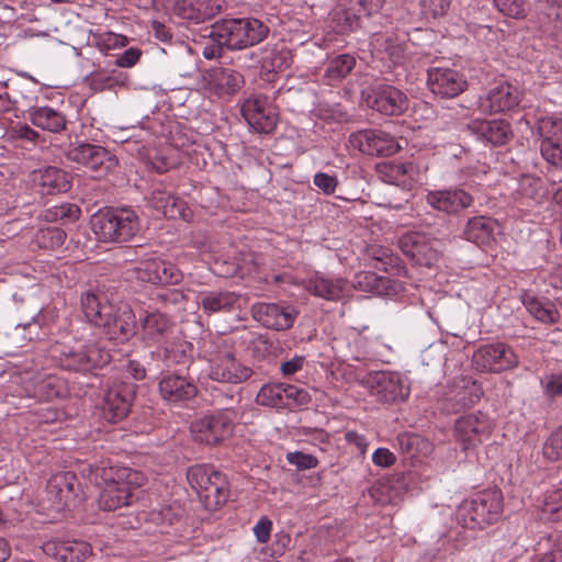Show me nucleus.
Returning a JSON list of instances; mask_svg holds the SVG:
<instances>
[{
    "instance_id": "f257e3e1",
    "label": "nucleus",
    "mask_w": 562,
    "mask_h": 562,
    "mask_svg": "<svg viewBox=\"0 0 562 562\" xmlns=\"http://www.w3.org/2000/svg\"><path fill=\"white\" fill-rule=\"evenodd\" d=\"M81 305L87 321L102 328L109 340L126 341L136 335L135 315L127 304L115 306L103 295L86 292Z\"/></svg>"
},
{
    "instance_id": "f03ea898",
    "label": "nucleus",
    "mask_w": 562,
    "mask_h": 562,
    "mask_svg": "<svg viewBox=\"0 0 562 562\" xmlns=\"http://www.w3.org/2000/svg\"><path fill=\"white\" fill-rule=\"evenodd\" d=\"M138 473L127 468L97 469L95 479L100 486L98 505L102 510L112 512L130 506L134 501L132 485H139Z\"/></svg>"
},
{
    "instance_id": "7ed1b4c3",
    "label": "nucleus",
    "mask_w": 562,
    "mask_h": 562,
    "mask_svg": "<svg viewBox=\"0 0 562 562\" xmlns=\"http://www.w3.org/2000/svg\"><path fill=\"white\" fill-rule=\"evenodd\" d=\"M269 27L256 18L225 19L212 25L210 36L229 49H244L262 42Z\"/></svg>"
},
{
    "instance_id": "20e7f679",
    "label": "nucleus",
    "mask_w": 562,
    "mask_h": 562,
    "mask_svg": "<svg viewBox=\"0 0 562 562\" xmlns=\"http://www.w3.org/2000/svg\"><path fill=\"white\" fill-rule=\"evenodd\" d=\"M92 231L99 240L108 243L130 241L140 229L139 218L131 209H110L94 214Z\"/></svg>"
},
{
    "instance_id": "39448f33",
    "label": "nucleus",
    "mask_w": 562,
    "mask_h": 562,
    "mask_svg": "<svg viewBox=\"0 0 562 562\" xmlns=\"http://www.w3.org/2000/svg\"><path fill=\"white\" fill-rule=\"evenodd\" d=\"M187 479L205 508L215 510L228 497L226 476L211 465L195 464L189 468Z\"/></svg>"
},
{
    "instance_id": "423d86ee",
    "label": "nucleus",
    "mask_w": 562,
    "mask_h": 562,
    "mask_svg": "<svg viewBox=\"0 0 562 562\" xmlns=\"http://www.w3.org/2000/svg\"><path fill=\"white\" fill-rule=\"evenodd\" d=\"M503 512V496L498 490H486L477 493L471 499L464 501L458 517L467 528L482 529L494 524Z\"/></svg>"
},
{
    "instance_id": "0eeeda50",
    "label": "nucleus",
    "mask_w": 562,
    "mask_h": 562,
    "mask_svg": "<svg viewBox=\"0 0 562 562\" xmlns=\"http://www.w3.org/2000/svg\"><path fill=\"white\" fill-rule=\"evenodd\" d=\"M207 361V376L220 383H243L252 374V370L236 359L232 347L225 341L214 345L209 351Z\"/></svg>"
},
{
    "instance_id": "6e6552de",
    "label": "nucleus",
    "mask_w": 562,
    "mask_h": 562,
    "mask_svg": "<svg viewBox=\"0 0 562 562\" xmlns=\"http://www.w3.org/2000/svg\"><path fill=\"white\" fill-rule=\"evenodd\" d=\"M68 160L83 166L93 173L94 178H103L113 172L119 161L105 147L90 144L79 143L72 144L66 151Z\"/></svg>"
},
{
    "instance_id": "1a4fd4ad",
    "label": "nucleus",
    "mask_w": 562,
    "mask_h": 562,
    "mask_svg": "<svg viewBox=\"0 0 562 562\" xmlns=\"http://www.w3.org/2000/svg\"><path fill=\"white\" fill-rule=\"evenodd\" d=\"M311 395L307 390L291 384L269 383L261 386L256 403L272 408H293L307 405Z\"/></svg>"
},
{
    "instance_id": "9d476101",
    "label": "nucleus",
    "mask_w": 562,
    "mask_h": 562,
    "mask_svg": "<svg viewBox=\"0 0 562 562\" xmlns=\"http://www.w3.org/2000/svg\"><path fill=\"white\" fill-rule=\"evenodd\" d=\"M231 415L228 411H221L213 415L198 417L190 426L193 439L206 445H216L228 438L233 431Z\"/></svg>"
},
{
    "instance_id": "9b49d317",
    "label": "nucleus",
    "mask_w": 562,
    "mask_h": 562,
    "mask_svg": "<svg viewBox=\"0 0 562 562\" xmlns=\"http://www.w3.org/2000/svg\"><path fill=\"white\" fill-rule=\"evenodd\" d=\"M362 384L370 391L371 395L384 403L403 401L409 394L408 386L396 372H370L362 380Z\"/></svg>"
},
{
    "instance_id": "f8f14e48",
    "label": "nucleus",
    "mask_w": 562,
    "mask_h": 562,
    "mask_svg": "<svg viewBox=\"0 0 562 562\" xmlns=\"http://www.w3.org/2000/svg\"><path fill=\"white\" fill-rule=\"evenodd\" d=\"M492 429V420L481 412L461 416L454 423L457 441L464 451L481 445L490 437Z\"/></svg>"
},
{
    "instance_id": "ddd939ff",
    "label": "nucleus",
    "mask_w": 562,
    "mask_h": 562,
    "mask_svg": "<svg viewBox=\"0 0 562 562\" xmlns=\"http://www.w3.org/2000/svg\"><path fill=\"white\" fill-rule=\"evenodd\" d=\"M240 112L249 127L257 133L269 134L277 126L278 113L267 97L248 98L241 104Z\"/></svg>"
},
{
    "instance_id": "4468645a",
    "label": "nucleus",
    "mask_w": 562,
    "mask_h": 562,
    "mask_svg": "<svg viewBox=\"0 0 562 562\" xmlns=\"http://www.w3.org/2000/svg\"><path fill=\"white\" fill-rule=\"evenodd\" d=\"M349 144L355 149L370 156H391L401 146L390 134L379 130H362L349 136Z\"/></svg>"
},
{
    "instance_id": "2eb2a0df",
    "label": "nucleus",
    "mask_w": 562,
    "mask_h": 562,
    "mask_svg": "<svg viewBox=\"0 0 562 562\" xmlns=\"http://www.w3.org/2000/svg\"><path fill=\"white\" fill-rule=\"evenodd\" d=\"M438 245V240L416 232L407 233L398 240L402 252L416 265L425 267H432L438 262L440 257Z\"/></svg>"
},
{
    "instance_id": "dca6fc26",
    "label": "nucleus",
    "mask_w": 562,
    "mask_h": 562,
    "mask_svg": "<svg viewBox=\"0 0 562 562\" xmlns=\"http://www.w3.org/2000/svg\"><path fill=\"white\" fill-rule=\"evenodd\" d=\"M367 104L380 113L386 115H400L408 106V100L404 92L387 85H375L366 97Z\"/></svg>"
},
{
    "instance_id": "f3484780",
    "label": "nucleus",
    "mask_w": 562,
    "mask_h": 562,
    "mask_svg": "<svg viewBox=\"0 0 562 562\" xmlns=\"http://www.w3.org/2000/svg\"><path fill=\"white\" fill-rule=\"evenodd\" d=\"M465 77L456 69L432 67L427 71L429 90L441 98H454L467 88Z\"/></svg>"
},
{
    "instance_id": "a211bd4d",
    "label": "nucleus",
    "mask_w": 562,
    "mask_h": 562,
    "mask_svg": "<svg viewBox=\"0 0 562 562\" xmlns=\"http://www.w3.org/2000/svg\"><path fill=\"white\" fill-rule=\"evenodd\" d=\"M537 131L542 137L540 151L551 165L562 167V120L542 117L538 121Z\"/></svg>"
},
{
    "instance_id": "6ab92c4d",
    "label": "nucleus",
    "mask_w": 562,
    "mask_h": 562,
    "mask_svg": "<svg viewBox=\"0 0 562 562\" xmlns=\"http://www.w3.org/2000/svg\"><path fill=\"white\" fill-rule=\"evenodd\" d=\"M473 362L480 370L498 372L513 368L517 357L505 344L496 342L479 348L473 355Z\"/></svg>"
},
{
    "instance_id": "aec40b11",
    "label": "nucleus",
    "mask_w": 562,
    "mask_h": 562,
    "mask_svg": "<svg viewBox=\"0 0 562 562\" xmlns=\"http://www.w3.org/2000/svg\"><path fill=\"white\" fill-rule=\"evenodd\" d=\"M251 312L257 322L274 330L289 329L297 316L293 306L276 303H257L252 305Z\"/></svg>"
},
{
    "instance_id": "412c9836",
    "label": "nucleus",
    "mask_w": 562,
    "mask_h": 562,
    "mask_svg": "<svg viewBox=\"0 0 562 562\" xmlns=\"http://www.w3.org/2000/svg\"><path fill=\"white\" fill-rule=\"evenodd\" d=\"M77 477L72 472H58L48 480L46 486V496L49 502V508L60 512L70 506L76 499Z\"/></svg>"
},
{
    "instance_id": "4be33fe9",
    "label": "nucleus",
    "mask_w": 562,
    "mask_h": 562,
    "mask_svg": "<svg viewBox=\"0 0 562 562\" xmlns=\"http://www.w3.org/2000/svg\"><path fill=\"white\" fill-rule=\"evenodd\" d=\"M136 277L154 284H178L182 280V272L171 262L151 258L138 263Z\"/></svg>"
},
{
    "instance_id": "5701e85b",
    "label": "nucleus",
    "mask_w": 562,
    "mask_h": 562,
    "mask_svg": "<svg viewBox=\"0 0 562 562\" xmlns=\"http://www.w3.org/2000/svg\"><path fill=\"white\" fill-rule=\"evenodd\" d=\"M205 79V90L210 97L225 99L235 94L244 85V77L240 72L229 68H213Z\"/></svg>"
},
{
    "instance_id": "b1692460",
    "label": "nucleus",
    "mask_w": 562,
    "mask_h": 562,
    "mask_svg": "<svg viewBox=\"0 0 562 562\" xmlns=\"http://www.w3.org/2000/svg\"><path fill=\"white\" fill-rule=\"evenodd\" d=\"M134 396V385L114 383L105 393L102 413L106 420L117 423L126 417Z\"/></svg>"
},
{
    "instance_id": "393cba45",
    "label": "nucleus",
    "mask_w": 562,
    "mask_h": 562,
    "mask_svg": "<svg viewBox=\"0 0 562 562\" xmlns=\"http://www.w3.org/2000/svg\"><path fill=\"white\" fill-rule=\"evenodd\" d=\"M518 91L509 83H498L477 100V109L484 114L504 112L518 104Z\"/></svg>"
},
{
    "instance_id": "a878e982",
    "label": "nucleus",
    "mask_w": 562,
    "mask_h": 562,
    "mask_svg": "<svg viewBox=\"0 0 562 562\" xmlns=\"http://www.w3.org/2000/svg\"><path fill=\"white\" fill-rule=\"evenodd\" d=\"M175 323L166 314L160 312L147 313L142 319L138 334L147 345L166 344L172 336Z\"/></svg>"
},
{
    "instance_id": "bb28decb",
    "label": "nucleus",
    "mask_w": 562,
    "mask_h": 562,
    "mask_svg": "<svg viewBox=\"0 0 562 562\" xmlns=\"http://www.w3.org/2000/svg\"><path fill=\"white\" fill-rule=\"evenodd\" d=\"M43 551L58 562H81L90 555L91 547L81 540H50L43 544Z\"/></svg>"
},
{
    "instance_id": "cd10ccee",
    "label": "nucleus",
    "mask_w": 562,
    "mask_h": 562,
    "mask_svg": "<svg viewBox=\"0 0 562 562\" xmlns=\"http://www.w3.org/2000/svg\"><path fill=\"white\" fill-rule=\"evenodd\" d=\"M426 202L434 210L456 214L471 206L473 198L462 189L438 190L428 192Z\"/></svg>"
},
{
    "instance_id": "c85d7f7f",
    "label": "nucleus",
    "mask_w": 562,
    "mask_h": 562,
    "mask_svg": "<svg viewBox=\"0 0 562 562\" xmlns=\"http://www.w3.org/2000/svg\"><path fill=\"white\" fill-rule=\"evenodd\" d=\"M32 183L41 194L66 192L71 183L66 171L57 167H44L32 172Z\"/></svg>"
},
{
    "instance_id": "c756f323",
    "label": "nucleus",
    "mask_w": 562,
    "mask_h": 562,
    "mask_svg": "<svg viewBox=\"0 0 562 562\" xmlns=\"http://www.w3.org/2000/svg\"><path fill=\"white\" fill-rule=\"evenodd\" d=\"M385 175L390 181L402 187L406 191H411L412 188L422 180V172L419 167L413 162H392L384 166ZM408 192H405V196L401 202L394 204V207L401 209L403 202L408 201Z\"/></svg>"
},
{
    "instance_id": "7c9ffc66",
    "label": "nucleus",
    "mask_w": 562,
    "mask_h": 562,
    "mask_svg": "<svg viewBox=\"0 0 562 562\" xmlns=\"http://www.w3.org/2000/svg\"><path fill=\"white\" fill-rule=\"evenodd\" d=\"M254 64L259 65L267 72H278L286 69L292 61L289 49L278 45H266L258 50L250 52Z\"/></svg>"
},
{
    "instance_id": "2f4dec72",
    "label": "nucleus",
    "mask_w": 562,
    "mask_h": 562,
    "mask_svg": "<svg viewBox=\"0 0 562 562\" xmlns=\"http://www.w3.org/2000/svg\"><path fill=\"white\" fill-rule=\"evenodd\" d=\"M223 3V0H179L175 11L182 19L200 23L217 14Z\"/></svg>"
},
{
    "instance_id": "473e14b6",
    "label": "nucleus",
    "mask_w": 562,
    "mask_h": 562,
    "mask_svg": "<svg viewBox=\"0 0 562 562\" xmlns=\"http://www.w3.org/2000/svg\"><path fill=\"white\" fill-rule=\"evenodd\" d=\"M468 127L479 138L494 146L505 144L512 133L509 124L504 120H473Z\"/></svg>"
},
{
    "instance_id": "72a5a7b5",
    "label": "nucleus",
    "mask_w": 562,
    "mask_h": 562,
    "mask_svg": "<svg viewBox=\"0 0 562 562\" xmlns=\"http://www.w3.org/2000/svg\"><path fill=\"white\" fill-rule=\"evenodd\" d=\"M159 392L164 400L178 403L195 397L198 389L184 376L166 375L159 382Z\"/></svg>"
},
{
    "instance_id": "f704fd0d",
    "label": "nucleus",
    "mask_w": 562,
    "mask_h": 562,
    "mask_svg": "<svg viewBox=\"0 0 562 562\" xmlns=\"http://www.w3.org/2000/svg\"><path fill=\"white\" fill-rule=\"evenodd\" d=\"M496 222L486 216H475L468 221L463 235L464 238L477 246H490L494 241Z\"/></svg>"
},
{
    "instance_id": "c9c22d12",
    "label": "nucleus",
    "mask_w": 562,
    "mask_h": 562,
    "mask_svg": "<svg viewBox=\"0 0 562 562\" xmlns=\"http://www.w3.org/2000/svg\"><path fill=\"white\" fill-rule=\"evenodd\" d=\"M52 356L56 358L60 367L66 370L88 371L86 346L68 347L57 344L52 349Z\"/></svg>"
},
{
    "instance_id": "e433bc0d",
    "label": "nucleus",
    "mask_w": 562,
    "mask_h": 562,
    "mask_svg": "<svg viewBox=\"0 0 562 562\" xmlns=\"http://www.w3.org/2000/svg\"><path fill=\"white\" fill-rule=\"evenodd\" d=\"M30 119L32 124L36 127L52 133H59L64 131L67 124L65 115L50 106L33 109L30 112Z\"/></svg>"
},
{
    "instance_id": "4c0bfd02",
    "label": "nucleus",
    "mask_w": 562,
    "mask_h": 562,
    "mask_svg": "<svg viewBox=\"0 0 562 562\" xmlns=\"http://www.w3.org/2000/svg\"><path fill=\"white\" fill-rule=\"evenodd\" d=\"M150 204L160 211L165 217L187 220V210L184 203L165 190H155L151 193Z\"/></svg>"
},
{
    "instance_id": "58836bf2",
    "label": "nucleus",
    "mask_w": 562,
    "mask_h": 562,
    "mask_svg": "<svg viewBox=\"0 0 562 562\" xmlns=\"http://www.w3.org/2000/svg\"><path fill=\"white\" fill-rule=\"evenodd\" d=\"M360 14L349 0H339L330 12L333 27L337 33H347L358 26Z\"/></svg>"
},
{
    "instance_id": "ea45409f",
    "label": "nucleus",
    "mask_w": 562,
    "mask_h": 562,
    "mask_svg": "<svg viewBox=\"0 0 562 562\" xmlns=\"http://www.w3.org/2000/svg\"><path fill=\"white\" fill-rule=\"evenodd\" d=\"M238 296L228 291H211L201 293L199 304L207 314L231 311L237 303Z\"/></svg>"
},
{
    "instance_id": "a19ab883",
    "label": "nucleus",
    "mask_w": 562,
    "mask_h": 562,
    "mask_svg": "<svg viewBox=\"0 0 562 562\" xmlns=\"http://www.w3.org/2000/svg\"><path fill=\"white\" fill-rule=\"evenodd\" d=\"M356 58L350 54H340L328 60L323 79L329 86L344 80L355 68Z\"/></svg>"
},
{
    "instance_id": "79ce46f5",
    "label": "nucleus",
    "mask_w": 562,
    "mask_h": 562,
    "mask_svg": "<svg viewBox=\"0 0 562 562\" xmlns=\"http://www.w3.org/2000/svg\"><path fill=\"white\" fill-rule=\"evenodd\" d=\"M306 290L325 300H337L344 290L341 279H327L322 276L312 277L306 283Z\"/></svg>"
},
{
    "instance_id": "37998d69",
    "label": "nucleus",
    "mask_w": 562,
    "mask_h": 562,
    "mask_svg": "<svg viewBox=\"0 0 562 562\" xmlns=\"http://www.w3.org/2000/svg\"><path fill=\"white\" fill-rule=\"evenodd\" d=\"M453 392V400L460 404L461 407L474 405L483 393L481 386L469 378H462L457 385V390Z\"/></svg>"
},
{
    "instance_id": "c03bdc74",
    "label": "nucleus",
    "mask_w": 562,
    "mask_h": 562,
    "mask_svg": "<svg viewBox=\"0 0 562 562\" xmlns=\"http://www.w3.org/2000/svg\"><path fill=\"white\" fill-rule=\"evenodd\" d=\"M538 506L541 512L540 519H562V488L547 492Z\"/></svg>"
},
{
    "instance_id": "a18cd8bd",
    "label": "nucleus",
    "mask_w": 562,
    "mask_h": 562,
    "mask_svg": "<svg viewBox=\"0 0 562 562\" xmlns=\"http://www.w3.org/2000/svg\"><path fill=\"white\" fill-rule=\"evenodd\" d=\"M542 456L551 462L562 460V425L546 439L542 446Z\"/></svg>"
},
{
    "instance_id": "49530a36",
    "label": "nucleus",
    "mask_w": 562,
    "mask_h": 562,
    "mask_svg": "<svg viewBox=\"0 0 562 562\" xmlns=\"http://www.w3.org/2000/svg\"><path fill=\"white\" fill-rule=\"evenodd\" d=\"M66 239V234L58 227H47L40 229L36 235L38 245L43 248H58Z\"/></svg>"
},
{
    "instance_id": "de8ad7c7",
    "label": "nucleus",
    "mask_w": 562,
    "mask_h": 562,
    "mask_svg": "<svg viewBox=\"0 0 562 562\" xmlns=\"http://www.w3.org/2000/svg\"><path fill=\"white\" fill-rule=\"evenodd\" d=\"M529 314L542 323L552 324L559 318V313L550 302L529 301Z\"/></svg>"
},
{
    "instance_id": "09e8293b",
    "label": "nucleus",
    "mask_w": 562,
    "mask_h": 562,
    "mask_svg": "<svg viewBox=\"0 0 562 562\" xmlns=\"http://www.w3.org/2000/svg\"><path fill=\"white\" fill-rule=\"evenodd\" d=\"M81 214L80 209L76 204L65 203L53 206L45 215L48 221L75 222Z\"/></svg>"
},
{
    "instance_id": "8fccbe9b",
    "label": "nucleus",
    "mask_w": 562,
    "mask_h": 562,
    "mask_svg": "<svg viewBox=\"0 0 562 562\" xmlns=\"http://www.w3.org/2000/svg\"><path fill=\"white\" fill-rule=\"evenodd\" d=\"M86 351L88 358V371L97 367H103L110 362L109 352L104 349L99 348L94 344L86 346Z\"/></svg>"
},
{
    "instance_id": "3c124183",
    "label": "nucleus",
    "mask_w": 562,
    "mask_h": 562,
    "mask_svg": "<svg viewBox=\"0 0 562 562\" xmlns=\"http://www.w3.org/2000/svg\"><path fill=\"white\" fill-rule=\"evenodd\" d=\"M60 395L61 391L57 389L53 378L42 380L35 386L34 396H37L40 400L52 401L53 398L59 397Z\"/></svg>"
},
{
    "instance_id": "603ef678",
    "label": "nucleus",
    "mask_w": 562,
    "mask_h": 562,
    "mask_svg": "<svg viewBox=\"0 0 562 562\" xmlns=\"http://www.w3.org/2000/svg\"><path fill=\"white\" fill-rule=\"evenodd\" d=\"M452 0H420L423 11L426 15L439 18L447 14Z\"/></svg>"
},
{
    "instance_id": "864d4df0",
    "label": "nucleus",
    "mask_w": 562,
    "mask_h": 562,
    "mask_svg": "<svg viewBox=\"0 0 562 562\" xmlns=\"http://www.w3.org/2000/svg\"><path fill=\"white\" fill-rule=\"evenodd\" d=\"M306 364V358L302 355H294L291 359L280 363L279 369L284 378H290L303 370Z\"/></svg>"
},
{
    "instance_id": "5fc2aeb1",
    "label": "nucleus",
    "mask_w": 562,
    "mask_h": 562,
    "mask_svg": "<svg viewBox=\"0 0 562 562\" xmlns=\"http://www.w3.org/2000/svg\"><path fill=\"white\" fill-rule=\"evenodd\" d=\"M360 16H371L379 13L385 0H349Z\"/></svg>"
},
{
    "instance_id": "6e6d98bb",
    "label": "nucleus",
    "mask_w": 562,
    "mask_h": 562,
    "mask_svg": "<svg viewBox=\"0 0 562 562\" xmlns=\"http://www.w3.org/2000/svg\"><path fill=\"white\" fill-rule=\"evenodd\" d=\"M313 182L325 194L334 193L338 184L337 178L326 172H317Z\"/></svg>"
},
{
    "instance_id": "4d7b16f0",
    "label": "nucleus",
    "mask_w": 562,
    "mask_h": 562,
    "mask_svg": "<svg viewBox=\"0 0 562 562\" xmlns=\"http://www.w3.org/2000/svg\"><path fill=\"white\" fill-rule=\"evenodd\" d=\"M9 136L11 138H19V139H25L29 142H35L40 135L36 131L32 130L29 125L18 123L16 125H14L10 128Z\"/></svg>"
},
{
    "instance_id": "13d9d810",
    "label": "nucleus",
    "mask_w": 562,
    "mask_h": 562,
    "mask_svg": "<svg viewBox=\"0 0 562 562\" xmlns=\"http://www.w3.org/2000/svg\"><path fill=\"white\" fill-rule=\"evenodd\" d=\"M157 300L165 305H178L186 300V295L179 289H166L157 294Z\"/></svg>"
},
{
    "instance_id": "bf43d9fd",
    "label": "nucleus",
    "mask_w": 562,
    "mask_h": 562,
    "mask_svg": "<svg viewBox=\"0 0 562 562\" xmlns=\"http://www.w3.org/2000/svg\"><path fill=\"white\" fill-rule=\"evenodd\" d=\"M272 522L268 517H261L254 526V533L260 543H266L270 539Z\"/></svg>"
},
{
    "instance_id": "052dcab7",
    "label": "nucleus",
    "mask_w": 562,
    "mask_h": 562,
    "mask_svg": "<svg viewBox=\"0 0 562 562\" xmlns=\"http://www.w3.org/2000/svg\"><path fill=\"white\" fill-rule=\"evenodd\" d=\"M372 461L381 468H389L396 461V457L386 448H378L372 454Z\"/></svg>"
},
{
    "instance_id": "680f3d73",
    "label": "nucleus",
    "mask_w": 562,
    "mask_h": 562,
    "mask_svg": "<svg viewBox=\"0 0 562 562\" xmlns=\"http://www.w3.org/2000/svg\"><path fill=\"white\" fill-rule=\"evenodd\" d=\"M290 463L295 464L300 469H312L316 467V459L313 456L304 454L302 452H294L288 454Z\"/></svg>"
},
{
    "instance_id": "e2e57ef3",
    "label": "nucleus",
    "mask_w": 562,
    "mask_h": 562,
    "mask_svg": "<svg viewBox=\"0 0 562 562\" xmlns=\"http://www.w3.org/2000/svg\"><path fill=\"white\" fill-rule=\"evenodd\" d=\"M140 54L142 53L138 48H128L120 57H117L116 65L124 68L132 67L138 61Z\"/></svg>"
},
{
    "instance_id": "0e129e2a",
    "label": "nucleus",
    "mask_w": 562,
    "mask_h": 562,
    "mask_svg": "<svg viewBox=\"0 0 562 562\" xmlns=\"http://www.w3.org/2000/svg\"><path fill=\"white\" fill-rule=\"evenodd\" d=\"M345 438L348 443L356 446L361 454L366 453L368 443L362 435L356 431H348L346 432Z\"/></svg>"
},
{
    "instance_id": "69168bd1",
    "label": "nucleus",
    "mask_w": 562,
    "mask_h": 562,
    "mask_svg": "<svg viewBox=\"0 0 562 562\" xmlns=\"http://www.w3.org/2000/svg\"><path fill=\"white\" fill-rule=\"evenodd\" d=\"M127 373L135 380H142L146 375L145 368L137 361H130L127 363Z\"/></svg>"
},
{
    "instance_id": "338daca9",
    "label": "nucleus",
    "mask_w": 562,
    "mask_h": 562,
    "mask_svg": "<svg viewBox=\"0 0 562 562\" xmlns=\"http://www.w3.org/2000/svg\"><path fill=\"white\" fill-rule=\"evenodd\" d=\"M547 390L552 395L562 393V375L551 376L547 383Z\"/></svg>"
},
{
    "instance_id": "774afa93",
    "label": "nucleus",
    "mask_w": 562,
    "mask_h": 562,
    "mask_svg": "<svg viewBox=\"0 0 562 562\" xmlns=\"http://www.w3.org/2000/svg\"><path fill=\"white\" fill-rule=\"evenodd\" d=\"M153 30L158 40L167 41L170 38V33L164 24L159 22H153Z\"/></svg>"
}]
</instances>
